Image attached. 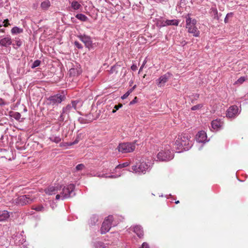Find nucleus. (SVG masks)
<instances>
[{"mask_svg":"<svg viewBox=\"0 0 248 248\" xmlns=\"http://www.w3.org/2000/svg\"><path fill=\"white\" fill-rule=\"evenodd\" d=\"M190 136L187 133L179 135L174 143V148L179 150L178 153L187 151L191 148L192 143L190 140Z\"/></svg>","mask_w":248,"mask_h":248,"instance_id":"obj_1","label":"nucleus"},{"mask_svg":"<svg viewBox=\"0 0 248 248\" xmlns=\"http://www.w3.org/2000/svg\"><path fill=\"white\" fill-rule=\"evenodd\" d=\"M75 186L73 184H70L66 186L60 185L59 194L56 196V200H64L65 199L73 197L75 195L74 192Z\"/></svg>","mask_w":248,"mask_h":248,"instance_id":"obj_2","label":"nucleus"},{"mask_svg":"<svg viewBox=\"0 0 248 248\" xmlns=\"http://www.w3.org/2000/svg\"><path fill=\"white\" fill-rule=\"evenodd\" d=\"M186 27L187 29L188 32L192 34L194 37L199 36L200 32L196 26L197 20L195 19H192L188 15L186 17Z\"/></svg>","mask_w":248,"mask_h":248,"instance_id":"obj_3","label":"nucleus"},{"mask_svg":"<svg viewBox=\"0 0 248 248\" xmlns=\"http://www.w3.org/2000/svg\"><path fill=\"white\" fill-rule=\"evenodd\" d=\"M135 142H122L119 144L116 150L122 154L132 152L135 149Z\"/></svg>","mask_w":248,"mask_h":248,"instance_id":"obj_4","label":"nucleus"},{"mask_svg":"<svg viewBox=\"0 0 248 248\" xmlns=\"http://www.w3.org/2000/svg\"><path fill=\"white\" fill-rule=\"evenodd\" d=\"M33 198L30 195H23L13 199V203L19 206H23L31 203Z\"/></svg>","mask_w":248,"mask_h":248,"instance_id":"obj_5","label":"nucleus"},{"mask_svg":"<svg viewBox=\"0 0 248 248\" xmlns=\"http://www.w3.org/2000/svg\"><path fill=\"white\" fill-rule=\"evenodd\" d=\"M66 98L64 94L61 93H57L50 96L47 98V104L51 106L58 105L62 101H64Z\"/></svg>","mask_w":248,"mask_h":248,"instance_id":"obj_6","label":"nucleus"},{"mask_svg":"<svg viewBox=\"0 0 248 248\" xmlns=\"http://www.w3.org/2000/svg\"><path fill=\"white\" fill-rule=\"evenodd\" d=\"M174 157L173 153L166 148L165 151H161L157 155V159L161 161H168L171 160Z\"/></svg>","mask_w":248,"mask_h":248,"instance_id":"obj_7","label":"nucleus"},{"mask_svg":"<svg viewBox=\"0 0 248 248\" xmlns=\"http://www.w3.org/2000/svg\"><path fill=\"white\" fill-rule=\"evenodd\" d=\"M113 220V217L111 215L108 216L105 219L100 229L102 234H105L109 231L112 225Z\"/></svg>","mask_w":248,"mask_h":248,"instance_id":"obj_8","label":"nucleus"},{"mask_svg":"<svg viewBox=\"0 0 248 248\" xmlns=\"http://www.w3.org/2000/svg\"><path fill=\"white\" fill-rule=\"evenodd\" d=\"M149 168V166L146 163L142 162L138 165L132 166V170L133 172L140 174H144Z\"/></svg>","mask_w":248,"mask_h":248,"instance_id":"obj_9","label":"nucleus"},{"mask_svg":"<svg viewBox=\"0 0 248 248\" xmlns=\"http://www.w3.org/2000/svg\"><path fill=\"white\" fill-rule=\"evenodd\" d=\"M73 108L71 107L70 104H68L66 107H63L62 108L61 115L58 118L59 121L61 122H63L65 119L66 115H67V118H68L69 114L70 112L73 110Z\"/></svg>","mask_w":248,"mask_h":248,"instance_id":"obj_10","label":"nucleus"},{"mask_svg":"<svg viewBox=\"0 0 248 248\" xmlns=\"http://www.w3.org/2000/svg\"><path fill=\"white\" fill-rule=\"evenodd\" d=\"M78 38L85 44V46L88 49H90L93 47V41L91 37L86 35H79Z\"/></svg>","mask_w":248,"mask_h":248,"instance_id":"obj_11","label":"nucleus"},{"mask_svg":"<svg viewBox=\"0 0 248 248\" xmlns=\"http://www.w3.org/2000/svg\"><path fill=\"white\" fill-rule=\"evenodd\" d=\"M60 185V184H57L49 186L45 189V192L49 195L55 194L57 195L58 194H59Z\"/></svg>","mask_w":248,"mask_h":248,"instance_id":"obj_12","label":"nucleus"},{"mask_svg":"<svg viewBox=\"0 0 248 248\" xmlns=\"http://www.w3.org/2000/svg\"><path fill=\"white\" fill-rule=\"evenodd\" d=\"M171 74L168 72L156 80V84L159 87H163L170 78Z\"/></svg>","mask_w":248,"mask_h":248,"instance_id":"obj_13","label":"nucleus"},{"mask_svg":"<svg viewBox=\"0 0 248 248\" xmlns=\"http://www.w3.org/2000/svg\"><path fill=\"white\" fill-rule=\"evenodd\" d=\"M238 108L236 106H231L228 109L226 112L227 117L231 118L235 117L238 114Z\"/></svg>","mask_w":248,"mask_h":248,"instance_id":"obj_14","label":"nucleus"},{"mask_svg":"<svg viewBox=\"0 0 248 248\" xmlns=\"http://www.w3.org/2000/svg\"><path fill=\"white\" fill-rule=\"evenodd\" d=\"M12 44V39L10 36L0 37V45L4 47H8Z\"/></svg>","mask_w":248,"mask_h":248,"instance_id":"obj_15","label":"nucleus"},{"mask_svg":"<svg viewBox=\"0 0 248 248\" xmlns=\"http://www.w3.org/2000/svg\"><path fill=\"white\" fill-rule=\"evenodd\" d=\"M196 136V140L198 142L204 143L208 141L206 133L204 131L199 132Z\"/></svg>","mask_w":248,"mask_h":248,"instance_id":"obj_16","label":"nucleus"},{"mask_svg":"<svg viewBox=\"0 0 248 248\" xmlns=\"http://www.w3.org/2000/svg\"><path fill=\"white\" fill-rule=\"evenodd\" d=\"M179 21L176 19L166 20L165 21H162L160 25H158L160 27H164L169 25L178 26Z\"/></svg>","mask_w":248,"mask_h":248,"instance_id":"obj_17","label":"nucleus"},{"mask_svg":"<svg viewBox=\"0 0 248 248\" xmlns=\"http://www.w3.org/2000/svg\"><path fill=\"white\" fill-rule=\"evenodd\" d=\"M223 124V122H222L220 120L216 119L212 121L211 123V126L214 130L218 131L221 129Z\"/></svg>","mask_w":248,"mask_h":248,"instance_id":"obj_18","label":"nucleus"},{"mask_svg":"<svg viewBox=\"0 0 248 248\" xmlns=\"http://www.w3.org/2000/svg\"><path fill=\"white\" fill-rule=\"evenodd\" d=\"M134 232L140 238H142L143 236V231L140 226H135L134 227Z\"/></svg>","mask_w":248,"mask_h":248,"instance_id":"obj_19","label":"nucleus"},{"mask_svg":"<svg viewBox=\"0 0 248 248\" xmlns=\"http://www.w3.org/2000/svg\"><path fill=\"white\" fill-rule=\"evenodd\" d=\"M74 109H77L78 108H80L82 105V103L79 100L72 101L70 104Z\"/></svg>","mask_w":248,"mask_h":248,"instance_id":"obj_20","label":"nucleus"},{"mask_svg":"<svg viewBox=\"0 0 248 248\" xmlns=\"http://www.w3.org/2000/svg\"><path fill=\"white\" fill-rule=\"evenodd\" d=\"M10 217L9 213L6 210L0 212V221H3L6 220Z\"/></svg>","mask_w":248,"mask_h":248,"instance_id":"obj_21","label":"nucleus"},{"mask_svg":"<svg viewBox=\"0 0 248 248\" xmlns=\"http://www.w3.org/2000/svg\"><path fill=\"white\" fill-rule=\"evenodd\" d=\"M51 3L49 0H45L41 3V7L42 9L46 10L50 6Z\"/></svg>","mask_w":248,"mask_h":248,"instance_id":"obj_22","label":"nucleus"},{"mask_svg":"<svg viewBox=\"0 0 248 248\" xmlns=\"http://www.w3.org/2000/svg\"><path fill=\"white\" fill-rule=\"evenodd\" d=\"M81 73V70L77 68H71L69 70V74L71 76H78Z\"/></svg>","mask_w":248,"mask_h":248,"instance_id":"obj_23","label":"nucleus"},{"mask_svg":"<svg viewBox=\"0 0 248 248\" xmlns=\"http://www.w3.org/2000/svg\"><path fill=\"white\" fill-rule=\"evenodd\" d=\"M71 6L73 9L77 10L80 9L82 6L77 1H73L71 2Z\"/></svg>","mask_w":248,"mask_h":248,"instance_id":"obj_24","label":"nucleus"},{"mask_svg":"<svg viewBox=\"0 0 248 248\" xmlns=\"http://www.w3.org/2000/svg\"><path fill=\"white\" fill-rule=\"evenodd\" d=\"M49 139L53 142L58 143L61 141V139L59 136H56L54 135H51Z\"/></svg>","mask_w":248,"mask_h":248,"instance_id":"obj_25","label":"nucleus"},{"mask_svg":"<svg viewBox=\"0 0 248 248\" xmlns=\"http://www.w3.org/2000/svg\"><path fill=\"white\" fill-rule=\"evenodd\" d=\"M210 13L214 19H216L217 20L219 19V17L218 16V12L216 8L212 7L211 9Z\"/></svg>","mask_w":248,"mask_h":248,"instance_id":"obj_26","label":"nucleus"},{"mask_svg":"<svg viewBox=\"0 0 248 248\" xmlns=\"http://www.w3.org/2000/svg\"><path fill=\"white\" fill-rule=\"evenodd\" d=\"M76 17L81 21H86L88 18L85 15L82 14H78L76 15Z\"/></svg>","mask_w":248,"mask_h":248,"instance_id":"obj_27","label":"nucleus"},{"mask_svg":"<svg viewBox=\"0 0 248 248\" xmlns=\"http://www.w3.org/2000/svg\"><path fill=\"white\" fill-rule=\"evenodd\" d=\"M95 176H96L97 177H105V178H117L118 177L120 176V175H110L108 176L106 174H105V173H103L102 174L97 173Z\"/></svg>","mask_w":248,"mask_h":248,"instance_id":"obj_28","label":"nucleus"},{"mask_svg":"<svg viewBox=\"0 0 248 248\" xmlns=\"http://www.w3.org/2000/svg\"><path fill=\"white\" fill-rule=\"evenodd\" d=\"M98 221V217L96 215H93L90 218V224L94 225Z\"/></svg>","mask_w":248,"mask_h":248,"instance_id":"obj_29","label":"nucleus"},{"mask_svg":"<svg viewBox=\"0 0 248 248\" xmlns=\"http://www.w3.org/2000/svg\"><path fill=\"white\" fill-rule=\"evenodd\" d=\"M23 31L22 29L19 28L17 27H14L11 30V33L13 34L20 33Z\"/></svg>","mask_w":248,"mask_h":248,"instance_id":"obj_30","label":"nucleus"},{"mask_svg":"<svg viewBox=\"0 0 248 248\" xmlns=\"http://www.w3.org/2000/svg\"><path fill=\"white\" fill-rule=\"evenodd\" d=\"M32 209L38 212L43 211L44 210V207L42 205L32 206Z\"/></svg>","mask_w":248,"mask_h":248,"instance_id":"obj_31","label":"nucleus"},{"mask_svg":"<svg viewBox=\"0 0 248 248\" xmlns=\"http://www.w3.org/2000/svg\"><path fill=\"white\" fill-rule=\"evenodd\" d=\"M119 66L118 65H114L111 67V69L109 70L110 74L115 73L117 74L118 72V68Z\"/></svg>","mask_w":248,"mask_h":248,"instance_id":"obj_32","label":"nucleus"},{"mask_svg":"<svg viewBox=\"0 0 248 248\" xmlns=\"http://www.w3.org/2000/svg\"><path fill=\"white\" fill-rule=\"evenodd\" d=\"M78 121L82 124H87L92 121V120H88L87 119H85L83 117H79L78 119Z\"/></svg>","mask_w":248,"mask_h":248,"instance_id":"obj_33","label":"nucleus"},{"mask_svg":"<svg viewBox=\"0 0 248 248\" xmlns=\"http://www.w3.org/2000/svg\"><path fill=\"white\" fill-rule=\"evenodd\" d=\"M129 165V163H128V162H125L122 164H120L117 165L115 167V170L125 168V167L128 166Z\"/></svg>","mask_w":248,"mask_h":248,"instance_id":"obj_34","label":"nucleus"},{"mask_svg":"<svg viewBox=\"0 0 248 248\" xmlns=\"http://www.w3.org/2000/svg\"><path fill=\"white\" fill-rule=\"evenodd\" d=\"M16 237L20 239L19 241L17 242V243H18L19 245L23 244L25 242V239L21 234L17 235Z\"/></svg>","mask_w":248,"mask_h":248,"instance_id":"obj_35","label":"nucleus"},{"mask_svg":"<svg viewBox=\"0 0 248 248\" xmlns=\"http://www.w3.org/2000/svg\"><path fill=\"white\" fill-rule=\"evenodd\" d=\"M94 247L96 248H105L106 246L104 243L101 242H97L94 243Z\"/></svg>","mask_w":248,"mask_h":248,"instance_id":"obj_36","label":"nucleus"},{"mask_svg":"<svg viewBox=\"0 0 248 248\" xmlns=\"http://www.w3.org/2000/svg\"><path fill=\"white\" fill-rule=\"evenodd\" d=\"M12 117L15 119L16 120H19L20 117H21V114L20 113L18 112H14L13 115H12Z\"/></svg>","mask_w":248,"mask_h":248,"instance_id":"obj_37","label":"nucleus"},{"mask_svg":"<svg viewBox=\"0 0 248 248\" xmlns=\"http://www.w3.org/2000/svg\"><path fill=\"white\" fill-rule=\"evenodd\" d=\"M84 168H85V166L84 164H78L76 166L75 169H76V171H79V170H82Z\"/></svg>","mask_w":248,"mask_h":248,"instance_id":"obj_38","label":"nucleus"},{"mask_svg":"<svg viewBox=\"0 0 248 248\" xmlns=\"http://www.w3.org/2000/svg\"><path fill=\"white\" fill-rule=\"evenodd\" d=\"M40 63H41V62L39 60H37L33 62V63L31 66V68H35V67L39 66L40 64Z\"/></svg>","mask_w":248,"mask_h":248,"instance_id":"obj_39","label":"nucleus"},{"mask_svg":"<svg viewBox=\"0 0 248 248\" xmlns=\"http://www.w3.org/2000/svg\"><path fill=\"white\" fill-rule=\"evenodd\" d=\"M202 106H203L201 104L196 105L195 106H193L191 108V110H196L197 109H199L201 108L202 107Z\"/></svg>","mask_w":248,"mask_h":248,"instance_id":"obj_40","label":"nucleus"},{"mask_svg":"<svg viewBox=\"0 0 248 248\" xmlns=\"http://www.w3.org/2000/svg\"><path fill=\"white\" fill-rule=\"evenodd\" d=\"M246 78L245 77H241L236 81V83L242 84L245 80Z\"/></svg>","mask_w":248,"mask_h":248,"instance_id":"obj_41","label":"nucleus"},{"mask_svg":"<svg viewBox=\"0 0 248 248\" xmlns=\"http://www.w3.org/2000/svg\"><path fill=\"white\" fill-rule=\"evenodd\" d=\"M74 45L78 49H82L83 48L82 45L78 41H75Z\"/></svg>","mask_w":248,"mask_h":248,"instance_id":"obj_42","label":"nucleus"},{"mask_svg":"<svg viewBox=\"0 0 248 248\" xmlns=\"http://www.w3.org/2000/svg\"><path fill=\"white\" fill-rule=\"evenodd\" d=\"M2 23L3 24V26L5 27H7L9 25H10V23H9V20L7 19L4 20L2 22Z\"/></svg>","mask_w":248,"mask_h":248,"instance_id":"obj_43","label":"nucleus"},{"mask_svg":"<svg viewBox=\"0 0 248 248\" xmlns=\"http://www.w3.org/2000/svg\"><path fill=\"white\" fill-rule=\"evenodd\" d=\"M131 93L128 91H127V92L126 93H125L122 97H121V98L122 99H124L125 98H126Z\"/></svg>","mask_w":248,"mask_h":248,"instance_id":"obj_44","label":"nucleus"},{"mask_svg":"<svg viewBox=\"0 0 248 248\" xmlns=\"http://www.w3.org/2000/svg\"><path fill=\"white\" fill-rule=\"evenodd\" d=\"M16 45L17 47H20L22 45V42L18 39L16 41Z\"/></svg>","mask_w":248,"mask_h":248,"instance_id":"obj_45","label":"nucleus"},{"mask_svg":"<svg viewBox=\"0 0 248 248\" xmlns=\"http://www.w3.org/2000/svg\"><path fill=\"white\" fill-rule=\"evenodd\" d=\"M122 106L123 105L122 104H118V105H116L114 106V108L117 110L119 108H121Z\"/></svg>","mask_w":248,"mask_h":248,"instance_id":"obj_46","label":"nucleus"},{"mask_svg":"<svg viewBox=\"0 0 248 248\" xmlns=\"http://www.w3.org/2000/svg\"><path fill=\"white\" fill-rule=\"evenodd\" d=\"M232 16V13L228 14L226 15V17H225V19H224V22H225V23H227V22H228V18L230 16Z\"/></svg>","mask_w":248,"mask_h":248,"instance_id":"obj_47","label":"nucleus"},{"mask_svg":"<svg viewBox=\"0 0 248 248\" xmlns=\"http://www.w3.org/2000/svg\"><path fill=\"white\" fill-rule=\"evenodd\" d=\"M146 62V61L144 60L143 62V63H142V65L141 66V67L140 68V70H139V73H140L142 70V69L144 67V66Z\"/></svg>","mask_w":248,"mask_h":248,"instance_id":"obj_48","label":"nucleus"},{"mask_svg":"<svg viewBox=\"0 0 248 248\" xmlns=\"http://www.w3.org/2000/svg\"><path fill=\"white\" fill-rule=\"evenodd\" d=\"M142 248H150L149 245L146 243L144 242L142 245Z\"/></svg>","mask_w":248,"mask_h":248,"instance_id":"obj_49","label":"nucleus"},{"mask_svg":"<svg viewBox=\"0 0 248 248\" xmlns=\"http://www.w3.org/2000/svg\"><path fill=\"white\" fill-rule=\"evenodd\" d=\"M137 102V97H135L134 98V99L130 102L129 105H133V104L136 103Z\"/></svg>","mask_w":248,"mask_h":248,"instance_id":"obj_50","label":"nucleus"},{"mask_svg":"<svg viewBox=\"0 0 248 248\" xmlns=\"http://www.w3.org/2000/svg\"><path fill=\"white\" fill-rule=\"evenodd\" d=\"M131 69L133 71H136L137 69V66L136 65H135V64H133L131 66Z\"/></svg>","mask_w":248,"mask_h":248,"instance_id":"obj_51","label":"nucleus"},{"mask_svg":"<svg viewBox=\"0 0 248 248\" xmlns=\"http://www.w3.org/2000/svg\"><path fill=\"white\" fill-rule=\"evenodd\" d=\"M91 114H86L85 115V117H86L85 119H87L88 120H92L93 119H91Z\"/></svg>","mask_w":248,"mask_h":248,"instance_id":"obj_52","label":"nucleus"},{"mask_svg":"<svg viewBox=\"0 0 248 248\" xmlns=\"http://www.w3.org/2000/svg\"><path fill=\"white\" fill-rule=\"evenodd\" d=\"M78 139H76L74 141H73L72 142H70L69 143V145H74V144H76L78 143Z\"/></svg>","mask_w":248,"mask_h":248,"instance_id":"obj_53","label":"nucleus"},{"mask_svg":"<svg viewBox=\"0 0 248 248\" xmlns=\"http://www.w3.org/2000/svg\"><path fill=\"white\" fill-rule=\"evenodd\" d=\"M137 86L136 85H135L132 88L130 89L129 90H128V91L130 93H131L134 90V89L136 88Z\"/></svg>","mask_w":248,"mask_h":248,"instance_id":"obj_54","label":"nucleus"},{"mask_svg":"<svg viewBox=\"0 0 248 248\" xmlns=\"http://www.w3.org/2000/svg\"><path fill=\"white\" fill-rule=\"evenodd\" d=\"M5 104L4 101L2 98H0V106H3Z\"/></svg>","mask_w":248,"mask_h":248,"instance_id":"obj_55","label":"nucleus"},{"mask_svg":"<svg viewBox=\"0 0 248 248\" xmlns=\"http://www.w3.org/2000/svg\"><path fill=\"white\" fill-rule=\"evenodd\" d=\"M0 32H5V30L4 29H0Z\"/></svg>","mask_w":248,"mask_h":248,"instance_id":"obj_56","label":"nucleus"},{"mask_svg":"<svg viewBox=\"0 0 248 248\" xmlns=\"http://www.w3.org/2000/svg\"><path fill=\"white\" fill-rule=\"evenodd\" d=\"M116 111H117V110H116V109L114 108V109H113V110H112V112L114 113L116 112Z\"/></svg>","mask_w":248,"mask_h":248,"instance_id":"obj_57","label":"nucleus"},{"mask_svg":"<svg viewBox=\"0 0 248 248\" xmlns=\"http://www.w3.org/2000/svg\"><path fill=\"white\" fill-rule=\"evenodd\" d=\"M178 203H179V201H177L175 202V203L177 204Z\"/></svg>","mask_w":248,"mask_h":248,"instance_id":"obj_58","label":"nucleus"},{"mask_svg":"<svg viewBox=\"0 0 248 248\" xmlns=\"http://www.w3.org/2000/svg\"><path fill=\"white\" fill-rule=\"evenodd\" d=\"M2 26H3V23L2 24H0V27H2Z\"/></svg>","mask_w":248,"mask_h":248,"instance_id":"obj_59","label":"nucleus"}]
</instances>
